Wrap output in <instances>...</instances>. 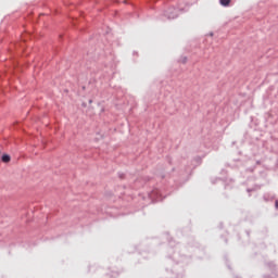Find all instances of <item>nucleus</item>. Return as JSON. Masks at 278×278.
Wrapping results in <instances>:
<instances>
[{
	"label": "nucleus",
	"instance_id": "obj_3",
	"mask_svg": "<svg viewBox=\"0 0 278 278\" xmlns=\"http://www.w3.org/2000/svg\"><path fill=\"white\" fill-rule=\"evenodd\" d=\"M266 266L268 270L271 271L273 275H275V270H277V265L275 264V262H268L266 263Z\"/></svg>",
	"mask_w": 278,
	"mask_h": 278
},
{
	"label": "nucleus",
	"instance_id": "obj_8",
	"mask_svg": "<svg viewBox=\"0 0 278 278\" xmlns=\"http://www.w3.org/2000/svg\"><path fill=\"white\" fill-rule=\"evenodd\" d=\"M275 207L278 210V200L275 201Z\"/></svg>",
	"mask_w": 278,
	"mask_h": 278
},
{
	"label": "nucleus",
	"instance_id": "obj_10",
	"mask_svg": "<svg viewBox=\"0 0 278 278\" xmlns=\"http://www.w3.org/2000/svg\"><path fill=\"white\" fill-rule=\"evenodd\" d=\"M208 36H214V33L211 31V33L208 34Z\"/></svg>",
	"mask_w": 278,
	"mask_h": 278
},
{
	"label": "nucleus",
	"instance_id": "obj_7",
	"mask_svg": "<svg viewBox=\"0 0 278 278\" xmlns=\"http://www.w3.org/2000/svg\"><path fill=\"white\" fill-rule=\"evenodd\" d=\"M118 177H119V179H124V177H125V174H123V173H119V174H118Z\"/></svg>",
	"mask_w": 278,
	"mask_h": 278
},
{
	"label": "nucleus",
	"instance_id": "obj_6",
	"mask_svg": "<svg viewBox=\"0 0 278 278\" xmlns=\"http://www.w3.org/2000/svg\"><path fill=\"white\" fill-rule=\"evenodd\" d=\"M180 62H181L182 64H186V62H188V56H182V58L180 59Z\"/></svg>",
	"mask_w": 278,
	"mask_h": 278
},
{
	"label": "nucleus",
	"instance_id": "obj_4",
	"mask_svg": "<svg viewBox=\"0 0 278 278\" xmlns=\"http://www.w3.org/2000/svg\"><path fill=\"white\" fill-rule=\"evenodd\" d=\"M222 8H229L231 5V0H219Z\"/></svg>",
	"mask_w": 278,
	"mask_h": 278
},
{
	"label": "nucleus",
	"instance_id": "obj_9",
	"mask_svg": "<svg viewBox=\"0 0 278 278\" xmlns=\"http://www.w3.org/2000/svg\"><path fill=\"white\" fill-rule=\"evenodd\" d=\"M255 189H247V192H253Z\"/></svg>",
	"mask_w": 278,
	"mask_h": 278
},
{
	"label": "nucleus",
	"instance_id": "obj_5",
	"mask_svg": "<svg viewBox=\"0 0 278 278\" xmlns=\"http://www.w3.org/2000/svg\"><path fill=\"white\" fill-rule=\"evenodd\" d=\"M10 160H12L10 154H2L1 162H3L4 164H8V162H10Z\"/></svg>",
	"mask_w": 278,
	"mask_h": 278
},
{
	"label": "nucleus",
	"instance_id": "obj_1",
	"mask_svg": "<svg viewBox=\"0 0 278 278\" xmlns=\"http://www.w3.org/2000/svg\"><path fill=\"white\" fill-rule=\"evenodd\" d=\"M164 16L168 21H173L174 18H177V16H179V9L172 7L164 11Z\"/></svg>",
	"mask_w": 278,
	"mask_h": 278
},
{
	"label": "nucleus",
	"instance_id": "obj_2",
	"mask_svg": "<svg viewBox=\"0 0 278 278\" xmlns=\"http://www.w3.org/2000/svg\"><path fill=\"white\" fill-rule=\"evenodd\" d=\"M150 199H156V201H160L162 199V193L157 190L154 189L149 193Z\"/></svg>",
	"mask_w": 278,
	"mask_h": 278
},
{
	"label": "nucleus",
	"instance_id": "obj_11",
	"mask_svg": "<svg viewBox=\"0 0 278 278\" xmlns=\"http://www.w3.org/2000/svg\"><path fill=\"white\" fill-rule=\"evenodd\" d=\"M89 103H92V100H89Z\"/></svg>",
	"mask_w": 278,
	"mask_h": 278
}]
</instances>
